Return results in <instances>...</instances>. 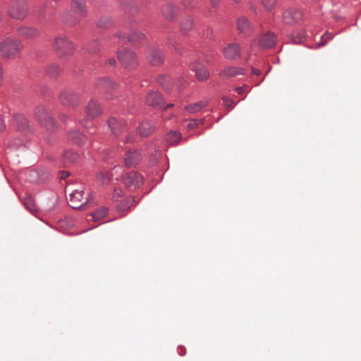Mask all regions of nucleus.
Listing matches in <instances>:
<instances>
[{"mask_svg": "<svg viewBox=\"0 0 361 361\" xmlns=\"http://www.w3.org/2000/svg\"><path fill=\"white\" fill-rule=\"evenodd\" d=\"M118 85L109 78H101L95 82V87L103 92H109L116 90Z\"/></svg>", "mask_w": 361, "mask_h": 361, "instance_id": "obj_13", "label": "nucleus"}, {"mask_svg": "<svg viewBox=\"0 0 361 361\" xmlns=\"http://www.w3.org/2000/svg\"><path fill=\"white\" fill-rule=\"evenodd\" d=\"M126 38V35L124 33L118 32L114 36L111 37L110 39L111 45H116L118 43V41L121 39H124Z\"/></svg>", "mask_w": 361, "mask_h": 361, "instance_id": "obj_37", "label": "nucleus"}, {"mask_svg": "<svg viewBox=\"0 0 361 361\" xmlns=\"http://www.w3.org/2000/svg\"><path fill=\"white\" fill-rule=\"evenodd\" d=\"M332 39V35L331 34L329 33V32H325L322 36V39H321V42H319L317 44V46L318 47H322V46H324L326 44V43L327 42L328 40Z\"/></svg>", "mask_w": 361, "mask_h": 361, "instance_id": "obj_40", "label": "nucleus"}, {"mask_svg": "<svg viewBox=\"0 0 361 361\" xmlns=\"http://www.w3.org/2000/svg\"><path fill=\"white\" fill-rule=\"evenodd\" d=\"M302 11L295 7L286 8L282 13V22L285 25H297L302 20Z\"/></svg>", "mask_w": 361, "mask_h": 361, "instance_id": "obj_6", "label": "nucleus"}, {"mask_svg": "<svg viewBox=\"0 0 361 361\" xmlns=\"http://www.w3.org/2000/svg\"><path fill=\"white\" fill-rule=\"evenodd\" d=\"M181 138V135L176 131H171L166 137V141L171 145L177 144Z\"/></svg>", "mask_w": 361, "mask_h": 361, "instance_id": "obj_31", "label": "nucleus"}, {"mask_svg": "<svg viewBox=\"0 0 361 361\" xmlns=\"http://www.w3.org/2000/svg\"><path fill=\"white\" fill-rule=\"evenodd\" d=\"M62 116H65V115H64V114H62V115L61 116V119H62Z\"/></svg>", "mask_w": 361, "mask_h": 361, "instance_id": "obj_57", "label": "nucleus"}, {"mask_svg": "<svg viewBox=\"0 0 361 361\" xmlns=\"http://www.w3.org/2000/svg\"><path fill=\"white\" fill-rule=\"evenodd\" d=\"M146 103L153 107L161 108L164 100L161 94L157 91H150L146 96Z\"/></svg>", "mask_w": 361, "mask_h": 361, "instance_id": "obj_15", "label": "nucleus"}, {"mask_svg": "<svg viewBox=\"0 0 361 361\" xmlns=\"http://www.w3.org/2000/svg\"><path fill=\"white\" fill-rule=\"evenodd\" d=\"M185 122H187L186 127L190 130L195 128L199 125V122L195 119L185 121Z\"/></svg>", "mask_w": 361, "mask_h": 361, "instance_id": "obj_42", "label": "nucleus"}, {"mask_svg": "<svg viewBox=\"0 0 361 361\" xmlns=\"http://www.w3.org/2000/svg\"><path fill=\"white\" fill-rule=\"evenodd\" d=\"M207 105V102L205 101H200L193 104L187 105L185 109L191 114H195L199 112L204 106Z\"/></svg>", "mask_w": 361, "mask_h": 361, "instance_id": "obj_26", "label": "nucleus"}, {"mask_svg": "<svg viewBox=\"0 0 361 361\" xmlns=\"http://www.w3.org/2000/svg\"><path fill=\"white\" fill-rule=\"evenodd\" d=\"M276 41V36L271 32H268L261 36L258 45L262 49H269L274 47Z\"/></svg>", "mask_w": 361, "mask_h": 361, "instance_id": "obj_17", "label": "nucleus"}, {"mask_svg": "<svg viewBox=\"0 0 361 361\" xmlns=\"http://www.w3.org/2000/svg\"><path fill=\"white\" fill-rule=\"evenodd\" d=\"M18 35L26 39H34L39 37V32L33 27L21 26L17 30Z\"/></svg>", "mask_w": 361, "mask_h": 361, "instance_id": "obj_14", "label": "nucleus"}, {"mask_svg": "<svg viewBox=\"0 0 361 361\" xmlns=\"http://www.w3.org/2000/svg\"><path fill=\"white\" fill-rule=\"evenodd\" d=\"M117 57L121 65L128 69H134L137 66L138 61L135 54L126 49L122 48L117 52Z\"/></svg>", "mask_w": 361, "mask_h": 361, "instance_id": "obj_5", "label": "nucleus"}, {"mask_svg": "<svg viewBox=\"0 0 361 361\" xmlns=\"http://www.w3.org/2000/svg\"><path fill=\"white\" fill-rule=\"evenodd\" d=\"M97 25H98L99 26H100V27H103V26H104V25H105L104 24H103V23H98V24H97Z\"/></svg>", "mask_w": 361, "mask_h": 361, "instance_id": "obj_52", "label": "nucleus"}, {"mask_svg": "<svg viewBox=\"0 0 361 361\" xmlns=\"http://www.w3.org/2000/svg\"><path fill=\"white\" fill-rule=\"evenodd\" d=\"M154 131V127L148 121H142L137 128L138 133L142 137H147Z\"/></svg>", "mask_w": 361, "mask_h": 361, "instance_id": "obj_23", "label": "nucleus"}, {"mask_svg": "<svg viewBox=\"0 0 361 361\" xmlns=\"http://www.w3.org/2000/svg\"><path fill=\"white\" fill-rule=\"evenodd\" d=\"M14 122L16 127L19 130H25L28 128V122L27 118L23 115H18L14 118Z\"/></svg>", "mask_w": 361, "mask_h": 361, "instance_id": "obj_28", "label": "nucleus"}, {"mask_svg": "<svg viewBox=\"0 0 361 361\" xmlns=\"http://www.w3.org/2000/svg\"><path fill=\"white\" fill-rule=\"evenodd\" d=\"M193 27L192 19L190 16H187L183 19L180 23V30L185 33L190 31Z\"/></svg>", "mask_w": 361, "mask_h": 361, "instance_id": "obj_30", "label": "nucleus"}, {"mask_svg": "<svg viewBox=\"0 0 361 361\" xmlns=\"http://www.w3.org/2000/svg\"><path fill=\"white\" fill-rule=\"evenodd\" d=\"M192 70L195 72L196 78L200 81H204L209 76V73L205 67L197 61L192 64Z\"/></svg>", "mask_w": 361, "mask_h": 361, "instance_id": "obj_19", "label": "nucleus"}, {"mask_svg": "<svg viewBox=\"0 0 361 361\" xmlns=\"http://www.w3.org/2000/svg\"><path fill=\"white\" fill-rule=\"evenodd\" d=\"M24 204L30 212L34 213L37 211L36 205L31 197H26L24 200Z\"/></svg>", "mask_w": 361, "mask_h": 361, "instance_id": "obj_34", "label": "nucleus"}, {"mask_svg": "<svg viewBox=\"0 0 361 361\" xmlns=\"http://www.w3.org/2000/svg\"><path fill=\"white\" fill-rule=\"evenodd\" d=\"M166 43L168 45H171L172 47H173L174 49H176V51H177L178 52L180 51L179 46L176 43L175 40H173V39H171V38L167 39V41L166 42Z\"/></svg>", "mask_w": 361, "mask_h": 361, "instance_id": "obj_43", "label": "nucleus"}, {"mask_svg": "<svg viewBox=\"0 0 361 361\" xmlns=\"http://www.w3.org/2000/svg\"><path fill=\"white\" fill-rule=\"evenodd\" d=\"M129 41H140L145 38L143 33L138 30H133L132 33L128 37Z\"/></svg>", "mask_w": 361, "mask_h": 361, "instance_id": "obj_35", "label": "nucleus"}, {"mask_svg": "<svg viewBox=\"0 0 361 361\" xmlns=\"http://www.w3.org/2000/svg\"><path fill=\"white\" fill-rule=\"evenodd\" d=\"M261 82H262V81L258 82L256 84V85H259V83H260Z\"/></svg>", "mask_w": 361, "mask_h": 361, "instance_id": "obj_56", "label": "nucleus"}, {"mask_svg": "<svg viewBox=\"0 0 361 361\" xmlns=\"http://www.w3.org/2000/svg\"><path fill=\"white\" fill-rule=\"evenodd\" d=\"M158 82L166 90L169 91V86L168 83H170V79L168 77H160L158 79Z\"/></svg>", "mask_w": 361, "mask_h": 361, "instance_id": "obj_38", "label": "nucleus"}, {"mask_svg": "<svg viewBox=\"0 0 361 361\" xmlns=\"http://www.w3.org/2000/svg\"><path fill=\"white\" fill-rule=\"evenodd\" d=\"M59 99L63 106L68 107H75L80 104L79 96L77 94L67 90H63L61 92Z\"/></svg>", "mask_w": 361, "mask_h": 361, "instance_id": "obj_8", "label": "nucleus"}, {"mask_svg": "<svg viewBox=\"0 0 361 361\" xmlns=\"http://www.w3.org/2000/svg\"><path fill=\"white\" fill-rule=\"evenodd\" d=\"M4 128V123L2 118L0 116V131L3 130Z\"/></svg>", "mask_w": 361, "mask_h": 361, "instance_id": "obj_50", "label": "nucleus"}, {"mask_svg": "<svg viewBox=\"0 0 361 361\" xmlns=\"http://www.w3.org/2000/svg\"><path fill=\"white\" fill-rule=\"evenodd\" d=\"M35 118L42 126L47 130L52 131L55 129V121L48 109L44 106H38L35 111Z\"/></svg>", "mask_w": 361, "mask_h": 361, "instance_id": "obj_4", "label": "nucleus"}, {"mask_svg": "<svg viewBox=\"0 0 361 361\" xmlns=\"http://www.w3.org/2000/svg\"><path fill=\"white\" fill-rule=\"evenodd\" d=\"M143 182V177L137 172L131 171L124 179V184L130 190L139 188Z\"/></svg>", "mask_w": 361, "mask_h": 361, "instance_id": "obj_11", "label": "nucleus"}, {"mask_svg": "<svg viewBox=\"0 0 361 361\" xmlns=\"http://www.w3.org/2000/svg\"><path fill=\"white\" fill-rule=\"evenodd\" d=\"M236 26L239 33L243 36L250 35L253 30L251 23L245 16H241L237 19Z\"/></svg>", "mask_w": 361, "mask_h": 361, "instance_id": "obj_12", "label": "nucleus"}, {"mask_svg": "<svg viewBox=\"0 0 361 361\" xmlns=\"http://www.w3.org/2000/svg\"><path fill=\"white\" fill-rule=\"evenodd\" d=\"M171 106H173V104H170L167 106V108H168V107H171Z\"/></svg>", "mask_w": 361, "mask_h": 361, "instance_id": "obj_54", "label": "nucleus"}, {"mask_svg": "<svg viewBox=\"0 0 361 361\" xmlns=\"http://www.w3.org/2000/svg\"><path fill=\"white\" fill-rule=\"evenodd\" d=\"M147 59L150 64L159 66L164 62V56L160 49L152 47L147 50Z\"/></svg>", "mask_w": 361, "mask_h": 361, "instance_id": "obj_10", "label": "nucleus"}, {"mask_svg": "<svg viewBox=\"0 0 361 361\" xmlns=\"http://www.w3.org/2000/svg\"><path fill=\"white\" fill-rule=\"evenodd\" d=\"M126 142H133V137H131L130 136H128V137L126 138Z\"/></svg>", "mask_w": 361, "mask_h": 361, "instance_id": "obj_51", "label": "nucleus"}, {"mask_svg": "<svg viewBox=\"0 0 361 361\" xmlns=\"http://www.w3.org/2000/svg\"><path fill=\"white\" fill-rule=\"evenodd\" d=\"M82 190H75L69 194L68 203L73 209H79L89 202Z\"/></svg>", "mask_w": 361, "mask_h": 361, "instance_id": "obj_7", "label": "nucleus"}, {"mask_svg": "<svg viewBox=\"0 0 361 361\" xmlns=\"http://www.w3.org/2000/svg\"><path fill=\"white\" fill-rule=\"evenodd\" d=\"M68 139L78 145H82L86 140V137L78 130H72L68 133Z\"/></svg>", "mask_w": 361, "mask_h": 361, "instance_id": "obj_24", "label": "nucleus"}, {"mask_svg": "<svg viewBox=\"0 0 361 361\" xmlns=\"http://www.w3.org/2000/svg\"><path fill=\"white\" fill-rule=\"evenodd\" d=\"M53 47L61 58L69 57L73 54L75 47L66 37L59 35L55 37Z\"/></svg>", "mask_w": 361, "mask_h": 361, "instance_id": "obj_2", "label": "nucleus"}, {"mask_svg": "<svg viewBox=\"0 0 361 361\" xmlns=\"http://www.w3.org/2000/svg\"><path fill=\"white\" fill-rule=\"evenodd\" d=\"M80 122L83 126V127L86 128H90V126H89L88 122L86 119L81 120Z\"/></svg>", "mask_w": 361, "mask_h": 361, "instance_id": "obj_47", "label": "nucleus"}, {"mask_svg": "<svg viewBox=\"0 0 361 361\" xmlns=\"http://www.w3.org/2000/svg\"><path fill=\"white\" fill-rule=\"evenodd\" d=\"M264 8L267 11L272 10L276 4V0H260Z\"/></svg>", "mask_w": 361, "mask_h": 361, "instance_id": "obj_36", "label": "nucleus"}, {"mask_svg": "<svg viewBox=\"0 0 361 361\" xmlns=\"http://www.w3.org/2000/svg\"><path fill=\"white\" fill-rule=\"evenodd\" d=\"M121 193H122V191L121 190L118 189H115L114 190V196H113V198L115 200H118V198L121 197Z\"/></svg>", "mask_w": 361, "mask_h": 361, "instance_id": "obj_44", "label": "nucleus"}, {"mask_svg": "<svg viewBox=\"0 0 361 361\" xmlns=\"http://www.w3.org/2000/svg\"><path fill=\"white\" fill-rule=\"evenodd\" d=\"M71 11L78 21L85 18L87 14L86 3L85 0H73Z\"/></svg>", "mask_w": 361, "mask_h": 361, "instance_id": "obj_9", "label": "nucleus"}, {"mask_svg": "<svg viewBox=\"0 0 361 361\" xmlns=\"http://www.w3.org/2000/svg\"><path fill=\"white\" fill-rule=\"evenodd\" d=\"M22 49L23 43L20 39L8 37L1 43L0 53L4 58L14 59L19 55Z\"/></svg>", "mask_w": 361, "mask_h": 361, "instance_id": "obj_1", "label": "nucleus"}, {"mask_svg": "<svg viewBox=\"0 0 361 361\" xmlns=\"http://www.w3.org/2000/svg\"><path fill=\"white\" fill-rule=\"evenodd\" d=\"M219 0H210V4L213 7L218 6Z\"/></svg>", "mask_w": 361, "mask_h": 361, "instance_id": "obj_49", "label": "nucleus"}, {"mask_svg": "<svg viewBox=\"0 0 361 361\" xmlns=\"http://www.w3.org/2000/svg\"><path fill=\"white\" fill-rule=\"evenodd\" d=\"M197 1L194 0H182L181 4L186 8V9H191L194 8L195 5L196 4Z\"/></svg>", "mask_w": 361, "mask_h": 361, "instance_id": "obj_41", "label": "nucleus"}, {"mask_svg": "<svg viewBox=\"0 0 361 361\" xmlns=\"http://www.w3.org/2000/svg\"><path fill=\"white\" fill-rule=\"evenodd\" d=\"M252 75H259L261 74V72L259 69H256L254 68H252Z\"/></svg>", "mask_w": 361, "mask_h": 361, "instance_id": "obj_48", "label": "nucleus"}, {"mask_svg": "<svg viewBox=\"0 0 361 361\" xmlns=\"http://www.w3.org/2000/svg\"><path fill=\"white\" fill-rule=\"evenodd\" d=\"M141 159L140 153L136 150L129 149L125 154L124 163L127 167H132L137 165Z\"/></svg>", "mask_w": 361, "mask_h": 361, "instance_id": "obj_16", "label": "nucleus"}, {"mask_svg": "<svg viewBox=\"0 0 361 361\" xmlns=\"http://www.w3.org/2000/svg\"><path fill=\"white\" fill-rule=\"evenodd\" d=\"M245 69L243 68L238 67H227L220 72L219 75L222 78H233L237 75H244Z\"/></svg>", "mask_w": 361, "mask_h": 361, "instance_id": "obj_21", "label": "nucleus"}, {"mask_svg": "<svg viewBox=\"0 0 361 361\" xmlns=\"http://www.w3.org/2000/svg\"><path fill=\"white\" fill-rule=\"evenodd\" d=\"M79 159V155L73 151H66L63 154V161L66 164L75 163Z\"/></svg>", "mask_w": 361, "mask_h": 361, "instance_id": "obj_27", "label": "nucleus"}, {"mask_svg": "<svg viewBox=\"0 0 361 361\" xmlns=\"http://www.w3.org/2000/svg\"><path fill=\"white\" fill-rule=\"evenodd\" d=\"M108 124L115 136H118L125 128V123L117 120L116 118H109Z\"/></svg>", "mask_w": 361, "mask_h": 361, "instance_id": "obj_22", "label": "nucleus"}, {"mask_svg": "<svg viewBox=\"0 0 361 361\" xmlns=\"http://www.w3.org/2000/svg\"><path fill=\"white\" fill-rule=\"evenodd\" d=\"M224 54L228 59H235L240 56V47L238 44L231 43L224 49Z\"/></svg>", "mask_w": 361, "mask_h": 361, "instance_id": "obj_18", "label": "nucleus"}, {"mask_svg": "<svg viewBox=\"0 0 361 361\" xmlns=\"http://www.w3.org/2000/svg\"><path fill=\"white\" fill-rule=\"evenodd\" d=\"M85 112L87 117L94 118L101 114L102 109L97 102L94 100H90L85 106Z\"/></svg>", "mask_w": 361, "mask_h": 361, "instance_id": "obj_20", "label": "nucleus"}, {"mask_svg": "<svg viewBox=\"0 0 361 361\" xmlns=\"http://www.w3.org/2000/svg\"><path fill=\"white\" fill-rule=\"evenodd\" d=\"M111 176L108 171H102L97 176V181L100 185H105L109 183Z\"/></svg>", "mask_w": 361, "mask_h": 361, "instance_id": "obj_32", "label": "nucleus"}, {"mask_svg": "<svg viewBox=\"0 0 361 361\" xmlns=\"http://www.w3.org/2000/svg\"><path fill=\"white\" fill-rule=\"evenodd\" d=\"M247 86H246V85L243 86V87H238L235 88V90L239 94H243L245 92V88H247Z\"/></svg>", "mask_w": 361, "mask_h": 361, "instance_id": "obj_45", "label": "nucleus"}, {"mask_svg": "<svg viewBox=\"0 0 361 361\" xmlns=\"http://www.w3.org/2000/svg\"><path fill=\"white\" fill-rule=\"evenodd\" d=\"M46 73L51 78H55L59 74V66L56 64H51L47 66Z\"/></svg>", "mask_w": 361, "mask_h": 361, "instance_id": "obj_33", "label": "nucleus"}, {"mask_svg": "<svg viewBox=\"0 0 361 361\" xmlns=\"http://www.w3.org/2000/svg\"><path fill=\"white\" fill-rule=\"evenodd\" d=\"M107 64L111 67H114L116 65V61L114 58H111L107 61Z\"/></svg>", "mask_w": 361, "mask_h": 361, "instance_id": "obj_46", "label": "nucleus"}, {"mask_svg": "<svg viewBox=\"0 0 361 361\" xmlns=\"http://www.w3.org/2000/svg\"><path fill=\"white\" fill-rule=\"evenodd\" d=\"M161 12L166 19L171 20L176 14V8L171 4H168L163 7Z\"/></svg>", "mask_w": 361, "mask_h": 361, "instance_id": "obj_25", "label": "nucleus"}, {"mask_svg": "<svg viewBox=\"0 0 361 361\" xmlns=\"http://www.w3.org/2000/svg\"><path fill=\"white\" fill-rule=\"evenodd\" d=\"M222 100H223V104L224 105V106L227 109H231L234 105V102L233 99H229L228 97H226V96H224L222 97Z\"/></svg>", "mask_w": 361, "mask_h": 361, "instance_id": "obj_39", "label": "nucleus"}, {"mask_svg": "<svg viewBox=\"0 0 361 361\" xmlns=\"http://www.w3.org/2000/svg\"><path fill=\"white\" fill-rule=\"evenodd\" d=\"M108 209L106 207H102L91 214L92 219L95 221L102 220L107 214Z\"/></svg>", "mask_w": 361, "mask_h": 361, "instance_id": "obj_29", "label": "nucleus"}, {"mask_svg": "<svg viewBox=\"0 0 361 361\" xmlns=\"http://www.w3.org/2000/svg\"><path fill=\"white\" fill-rule=\"evenodd\" d=\"M94 43L95 44H98V41H97V40H95V41L94 42Z\"/></svg>", "mask_w": 361, "mask_h": 361, "instance_id": "obj_55", "label": "nucleus"}, {"mask_svg": "<svg viewBox=\"0 0 361 361\" xmlns=\"http://www.w3.org/2000/svg\"><path fill=\"white\" fill-rule=\"evenodd\" d=\"M98 50H92V49H90V52H92L93 54L96 53Z\"/></svg>", "mask_w": 361, "mask_h": 361, "instance_id": "obj_53", "label": "nucleus"}, {"mask_svg": "<svg viewBox=\"0 0 361 361\" xmlns=\"http://www.w3.org/2000/svg\"><path fill=\"white\" fill-rule=\"evenodd\" d=\"M27 12L28 6L25 0H11L8 4V15L13 19L23 20Z\"/></svg>", "mask_w": 361, "mask_h": 361, "instance_id": "obj_3", "label": "nucleus"}]
</instances>
